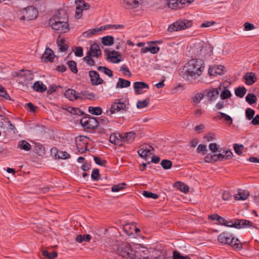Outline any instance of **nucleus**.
<instances>
[{"label":"nucleus","mask_w":259,"mask_h":259,"mask_svg":"<svg viewBox=\"0 0 259 259\" xmlns=\"http://www.w3.org/2000/svg\"><path fill=\"white\" fill-rule=\"evenodd\" d=\"M205 69V63L201 59H193L184 66V77L192 82H195Z\"/></svg>","instance_id":"obj_1"},{"label":"nucleus","mask_w":259,"mask_h":259,"mask_svg":"<svg viewBox=\"0 0 259 259\" xmlns=\"http://www.w3.org/2000/svg\"><path fill=\"white\" fill-rule=\"evenodd\" d=\"M112 249L119 255L126 259H136L137 257L131 245L126 242L117 241L112 245Z\"/></svg>","instance_id":"obj_2"},{"label":"nucleus","mask_w":259,"mask_h":259,"mask_svg":"<svg viewBox=\"0 0 259 259\" xmlns=\"http://www.w3.org/2000/svg\"><path fill=\"white\" fill-rule=\"evenodd\" d=\"M218 222L220 225L227 227H233L237 229L247 228L252 226V223L245 220H237L235 222L232 221H228L224 218L220 216Z\"/></svg>","instance_id":"obj_3"},{"label":"nucleus","mask_w":259,"mask_h":259,"mask_svg":"<svg viewBox=\"0 0 259 259\" xmlns=\"http://www.w3.org/2000/svg\"><path fill=\"white\" fill-rule=\"evenodd\" d=\"M192 51L195 55L203 58L210 56L212 54V48L204 42L196 44Z\"/></svg>","instance_id":"obj_4"},{"label":"nucleus","mask_w":259,"mask_h":259,"mask_svg":"<svg viewBox=\"0 0 259 259\" xmlns=\"http://www.w3.org/2000/svg\"><path fill=\"white\" fill-rule=\"evenodd\" d=\"M21 13L22 16L21 17V20H31L37 17L38 12L36 8L33 6H29L23 9Z\"/></svg>","instance_id":"obj_5"},{"label":"nucleus","mask_w":259,"mask_h":259,"mask_svg":"<svg viewBox=\"0 0 259 259\" xmlns=\"http://www.w3.org/2000/svg\"><path fill=\"white\" fill-rule=\"evenodd\" d=\"M191 25V23L189 21L186 20L177 21L168 26L167 31L169 32L180 31L189 28Z\"/></svg>","instance_id":"obj_6"},{"label":"nucleus","mask_w":259,"mask_h":259,"mask_svg":"<svg viewBox=\"0 0 259 259\" xmlns=\"http://www.w3.org/2000/svg\"><path fill=\"white\" fill-rule=\"evenodd\" d=\"M50 20H53L56 22L62 23V26L64 28L68 26L67 21L68 20V16L65 10L63 9L59 10L55 15Z\"/></svg>","instance_id":"obj_7"},{"label":"nucleus","mask_w":259,"mask_h":259,"mask_svg":"<svg viewBox=\"0 0 259 259\" xmlns=\"http://www.w3.org/2000/svg\"><path fill=\"white\" fill-rule=\"evenodd\" d=\"M99 122L95 117H82V127L84 130H93L97 127Z\"/></svg>","instance_id":"obj_8"},{"label":"nucleus","mask_w":259,"mask_h":259,"mask_svg":"<svg viewBox=\"0 0 259 259\" xmlns=\"http://www.w3.org/2000/svg\"><path fill=\"white\" fill-rule=\"evenodd\" d=\"M154 150V149L151 145L145 144L140 146L138 153L141 157L146 160L148 157L153 154L152 152Z\"/></svg>","instance_id":"obj_9"},{"label":"nucleus","mask_w":259,"mask_h":259,"mask_svg":"<svg viewBox=\"0 0 259 259\" xmlns=\"http://www.w3.org/2000/svg\"><path fill=\"white\" fill-rule=\"evenodd\" d=\"M126 107L125 104L123 102H117L113 103L109 110H107V115L111 116L113 114L116 113L121 111H125Z\"/></svg>","instance_id":"obj_10"},{"label":"nucleus","mask_w":259,"mask_h":259,"mask_svg":"<svg viewBox=\"0 0 259 259\" xmlns=\"http://www.w3.org/2000/svg\"><path fill=\"white\" fill-rule=\"evenodd\" d=\"M105 54L106 56V60H109L113 63H118L121 61V59L119 58L120 57V55L115 51L105 50Z\"/></svg>","instance_id":"obj_11"},{"label":"nucleus","mask_w":259,"mask_h":259,"mask_svg":"<svg viewBox=\"0 0 259 259\" xmlns=\"http://www.w3.org/2000/svg\"><path fill=\"white\" fill-rule=\"evenodd\" d=\"M225 67L223 65H213L209 67L208 74L210 76L222 75L224 73Z\"/></svg>","instance_id":"obj_12"},{"label":"nucleus","mask_w":259,"mask_h":259,"mask_svg":"<svg viewBox=\"0 0 259 259\" xmlns=\"http://www.w3.org/2000/svg\"><path fill=\"white\" fill-rule=\"evenodd\" d=\"M49 24L53 29L58 31L60 33H65L69 30V26L66 28L63 27L61 23H58V22H56L53 20H49Z\"/></svg>","instance_id":"obj_13"},{"label":"nucleus","mask_w":259,"mask_h":259,"mask_svg":"<svg viewBox=\"0 0 259 259\" xmlns=\"http://www.w3.org/2000/svg\"><path fill=\"white\" fill-rule=\"evenodd\" d=\"M221 90V87L207 90L206 96L208 100L210 102L215 100L218 98Z\"/></svg>","instance_id":"obj_14"},{"label":"nucleus","mask_w":259,"mask_h":259,"mask_svg":"<svg viewBox=\"0 0 259 259\" xmlns=\"http://www.w3.org/2000/svg\"><path fill=\"white\" fill-rule=\"evenodd\" d=\"M55 57V55L53 50L49 48H47L46 49L45 51L42 55L41 60L46 62H53Z\"/></svg>","instance_id":"obj_15"},{"label":"nucleus","mask_w":259,"mask_h":259,"mask_svg":"<svg viewBox=\"0 0 259 259\" xmlns=\"http://www.w3.org/2000/svg\"><path fill=\"white\" fill-rule=\"evenodd\" d=\"M102 52L99 46L96 44L91 45L90 49L87 53L88 55L96 58L100 56Z\"/></svg>","instance_id":"obj_16"},{"label":"nucleus","mask_w":259,"mask_h":259,"mask_svg":"<svg viewBox=\"0 0 259 259\" xmlns=\"http://www.w3.org/2000/svg\"><path fill=\"white\" fill-rule=\"evenodd\" d=\"M89 76L93 85H98L102 84L103 82V79L100 77L99 73L96 71H90Z\"/></svg>","instance_id":"obj_17"},{"label":"nucleus","mask_w":259,"mask_h":259,"mask_svg":"<svg viewBox=\"0 0 259 259\" xmlns=\"http://www.w3.org/2000/svg\"><path fill=\"white\" fill-rule=\"evenodd\" d=\"M149 85L144 82L137 81L134 83V89L136 94L138 95L142 93V90L148 89Z\"/></svg>","instance_id":"obj_18"},{"label":"nucleus","mask_w":259,"mask_h":259,"mask_svg":"<svg viewBox=\"0 0 259 259\" xmlns=\"http://www.w3.org/2000/svg\"><path fill=\"white\" fill-rule=\"evenodd\" d=\"M79 93L72 89H68L64 93L65 97L70 101H73L79 98Z\"/></svg>","instance_id":"obj_19"},{"label":"nucleus","mask_w":259,"mask_h":259,"mask_svg":"<svg viewBox=\"0 0 259 259\" xmlns=\"http://www.w3.org/2000/svg\"><path fill=\"white\" fill-rule=\"evenodd\" d=\"M135 138V134L133 132L124 133L122 135L121 142L126 143H131L133 142Z\"/></svg>","instance_id":"obj_20"},{"label":"nucleus","mask_w":259,"mask_h":259,"mask_svg":"<svg viewBox=\"0 0 259 259\" xmlns=\"http://www.w3.org/2000/svg\"><path fill=\"white\" fill-rule=\"evenodd\" d=\"M33 89L37 92L43 93L47 90V87L40 81H37L34 82Z\"/></svg>","instance_id":"obj_21"},{"label":"nucleus","mask_w":259,"mask_h":259,"mask_svg":"<svg viewBox=\"0 0 259 259\" xmlns=\"http://www.w3.org/2000/svg\"><path fill=\"white\" fill-rule=\"evenodd\" d=\"M245 83L247 85H251L256 81L255 74L252 72L247 73L244 76Z\"/></svg>","instance_id":"obj_22"},{"label":"nucleus","mask_w":259,"mask_h":259,"mask_svg":"<svg viewBox=\"0 0 259 259\" xmlns=\"http://www.w3.org/2000/svg\"><path fill=\"white\" fill-rule=\"evenodd\" d=\"M249 196V193L242 190H239L237 194L234 196L235 199L238 200H244Z\"/></svg>","instance_id":"obj_23"},{"label":"nucleus","mask_w":259,"mask_h":259,"mask_svg":"<svg viewBox=\"0 0 259 259\" xmlns=\"http://www.w3.org/2000/svg\"><path fill=\"white\" fill-rule=\"evenodd\" d=\"M57 43L58 44L59 49L61 52L65 51L68 48V45L65 43L64 38H60V36H59L57 38Z\"/></svg>","instance_id":"obj_24"},{"label":"nucleus","mask_w":259,"mask_h":259,"mask_svg":"<svg viewBox=\"0 0 259 259\" xmlns=\"http://www.w3.org/2000/svg\"><path fill=\"white\" fill-rule=\"evenodd\" d=\"M232 235H229L226 233H223L218 236V241L223 244H228Z\"/></svg>","instance_id":"obj_25"},{"label":"nucleus","mask_w":259,"mask_h":259,"mask_svg":"<svg viewBox=\"0 0 259 259\" xmlns=\"http://www.w3.org/2000/svg\"><path fill=\"white\" fill-rule=\"evenodd\" d=\"M222 156L221 154H208L205 157L204 161L206 162H211L212 161H217L219 160V157Z\"/></svg>","instance_id":"obj_26"},{"label":"nucleus","mask_w":259,"mask_h":259,"mask_svg":"<svg viewBox=\"0 0 259 259\" xmlns=\"http://www.w3.org/2000/svg\"><path fill=\"white\" fill-rule=\"evenodd\" d=\"M130 85L131 82L130 81L121 78H119L116 83V88L121 89L128 87L130 86Z\"/></svg>","instance_id":"obj_27"},{"label":"nucleus","mask_w":259,"mask_h":259,"mask_svg":"<svg viewBox=\"0 0 259 259\" xmlns=\"http://www.w3.org/2000/svg\"><path fill=\"white\" fill-rule=\"evenodd\" d=\"M127 9L136 8L141 0H123Z\"/></svg>","instance_id":"obj_28"},{"label":"nucleus","mask_w":259,"mask_h":259,"mask_svg":"<svg viewBox=\"0 0 259 259\" xmlns=\"http://www.w3.org/2000/svg\"><path fill=\"white\" fill-rule=\"evenodd\" d=\"M122 136L119 134H112L110 136L109 141L111 143L114 144H118L120 141H121Z\"/></svg>","instance_id":"obj_29"},{"label":"nucleus","mask_w":259,"mask_h":259,"mask_svg":"<svg viewBox=\"0 0 259 259\" xmlns=\"http://www.w3.org/2000/svg\"><path fill=\"white\" fill-rule=\"evenodd\" d=\"M228 244L233 246L235 248H240L242 247V245L240 243L239 240L238 239L234 238L232 236Z\"/></svg>","instance_id":"obj_30"},{"label":"nucleus","mask_w":259,"mask_h":259,"mask_svg":"<svg viewBox=\"0 0 259 259\" xmlns=\"http://www.w3.org/2000/svg\"><path fill=\"white\" fill-rule=\"evenodd\" d=\"M18 147L21 149L25 151H29L31 148V145L25 140H22L19 142Z\"/></svg>","instance_id":"obj_31"},{"label":"nucleus","mask_w":259,"mask_h":259,"mask_svg":"<svg viewBox=\"0 0 259 259\" xmlns=\"http://www.w3.org/2000/svg\"><path fill=\"white\" fill-rule=\"evenodd\" d=\"M88 110L90 113L95 115H101L102 113V109L100 107L90 106Z\"/></svg>","instance_id":"obj_32"},{"label":"nucleus","mask_w":259,"mask_h":259,"mask_svg":"<svg viewBox=\"0 0 259 259\" xmlns=\"http://www.w3.org/2000/svg\"><path fill=\"white\" fill-rule=\"evenodd\" d=\"M167 6L171 9L180 8L178 0H166Z\"/></svg>","instance_id":"obj_33"},{"label":"nucleus","mask_w":259,"mask_h":259,"mask_svg":"<svg viewBox=\"0 0 259 259\" xmlns=\"http://www.w3.org/2000/svg\"><path fill=\"white\" fill-rule=\"evenodd\" d=\"M99 33L98 28H95L93 29H89L88 31L84 32L82 33V36L85 37H90L93 35Z\"/></svg>","instance_id":"obj_34"},{"label":"nucleus","mask_w":259,"mask_h":259,"mask_svg":"<svg viewBox=\"0 0 259 259\" xmlns=\"http://www.w3.org/2000/svg\"><path fill=\"white\" fill-rule=\"evenodd\" d=\"M43 256L48 259H54L57 256V252L56 251H53L49 252L48 250H45L42 252Z\"/></svg>","instance_id":"obj_35"},{"label":"nucleus","mask_w":259,"mask_h":259,"mask_svg":"<svg viewBox=\"0 0 259 259\" xmlns=\"http://www.w3.org/2000/svg\"><path fill=\"white\" fill-rule=\"evenodd\" d=\"M102 42L106 46H110L114 43V38L111 36H104L102 39Z\"/></svg>","instance_id":"obj_36"},{"label":"nucleus","mask_w":259,"mask_h":259,"mask_svg":"<svg viewBox=\"0 0 259 259\" xmlns=\"http://www.w3.org/2000/svg\"><path fill=\"white\" fill-rule=\"evenodd\" d=\"M56 158L66 159L70 157V155L65 151H57L55 155Z\"/></svg>","instance_id":"obj_37"},{"label":"nucleus","mask_w":259,"mask_h":259,"mask_svg":"<svg viewBox=\"0 0 259 259\" xmlns=\"http://www.w3.org/2000/svg\"><path fill=\"white\" fill-rule=\"evenodd\" d=\"M218 154H221L222 156L219 157V160H222L223 159H231L233 156V153L230 150H227L225 152V154L223 153H219Z\"/></svg>","instance_id":"obj_38"},{"label":"nucleus","mask_w":259,"mask_h":259,"mask_svg":"<svg viewBox=\"0 0 259 259\" xmlns=\"http://www.w3.org/2000/svg\"><path fill=\"white\" fill-rule=\"evenodd\" d=\"M76 5L75 16L77 19L81 18V0H76L75 2Z\"/></svg>","instance_id":"obj_39"},{"label":"nucleus","mask_w":259,"mask_h":259,"mask_svg":"<svg viewBox=\"0 0 259 259\" xmlns=\"http://www.w3.org/2000/svg\"><path fill=\"white\" fill-rule=\"evenodd\" d=\"M246 93V89L244 87H239L235 89V94L236 96L242 98Z\"/></svg>","instance_id":"obj_40"},{"label":"nucleus","mask_w":259,"mask_h":259,"mask_svg":"<svg viewBox=\"0 0 259 259\" xmlns=\"http://www.w3.org/2000/svg\"><path fill=\"white\" fill-rule=\"evenodd\" d=\"M245 100L248 104L251 105L256 102L257 98L254 94L249 93L246 96Z\"/></svg>","instance_id":"obj_41"},{"label":"nucleus","mask_w":259,"mask_h":259,"mask_svg":"<svg viewBox=\"0 0 259 259\" xmlns=\"http://www.w3.org/2000/svg\"><path fill=\"white\" fill-rule=\"evenodd\" d=\"M150 102V99L149 98H147L143 101H138L137 103V107L138 108H143L146 107L148 105Z\"/></svg>","instance_id":"obj_42"},{"label":"nucleus","mask_w":259,"mask_h":259,"mask_svg":"<svg viewBox=\"0 0 259 259\" xmlns=\"http://www.w3.org/2000/svg\"><path fill=\"white\" fill-rule=\"evenodd\" d=\"M232 96L231 92L226 88L223 90L221 93L220 97L222 100H225L230 98Z\"/></svg>","instance_id":"obj_43"},{"label":"nucleus","mask_w":259,"mask_h":259,"mask_svg":"<svg viewBox=\"0 0 259 259\" xmlns=\"http://www.w3.org/2000/svg\"><path fill=\"white\" fill-rule=\"evenodd\" d=\"M97 69L99 71L104 73L109 77H112L113 76V73L112 70L106 67L99 66Z\"/></svg>","instance_id":"obj_44"},{"label":"nucleus","mask_w":259,"mask_h":259,"mask_svg":"<svg viewBox=\"0 0 259 259\" xmlns=\"http://www.w3.org/2000/svg\"><path fill=\"white\" fill-rule=\"evenodd\" d=\"M69 68L71 70L73 73H76L77 72V69L76 67V63L75 61L71 60L67 62Z\"/></svg>","instance_id":"obj_45"},{"label":"nucleus","mask_w":259,"mask_h":259,"mask_svg":"<svg viewBox=\"0 0 259 259\" xmlns=\"http://www.w3.org/2000/svg\"><path fill=\"white\" fill-rule=\"evenodd\" d=\"M132 225L130 224H126L124 225L123 227V230L125 232V233L128 236H131L133 235V230Z\"/></svg>","instance_id":"obj_46"},{"label":"nucleus","mask_w":259,"mask_h":259,"mask_svg":"<svg viewBox=\"0 0 259 259\" xmlns=\"http://www.w3.org/2000/svg\"><path fill=\"white\" fill-rule=\"evenodd\" d=\"M161 165L165 169H169L172 166V162L169 160L164 159L161 161Z\"/></svg>","instance_id":"obj_47"},{"label":"nucleus","mask_w":259,"mask_h":259,"mask_svg":"<svg viewBox=\"0 0 259 259\" xmlns=\"http://www.w3.org/2000/svg\"><path fill=\"white\" fill-rule=\"evenodd\" d=\"M254 110L251 108H247L245 110V116L248 120L252 119L254 115Z\"/></svg>","instance_id":"obj_48"},{"label":"nucleus","mask_w":259,"mask_h":259,"mask_svg":"<svg viewBox=\"0 0 259 259\" xmlns=\"http://www.w3.org/2000/svg\"><path fill=\"white\" fill-rule=\"evenodd\" d=\"M177 187L181 191L184 193H186L189 191V187L184 183L178 182L177 183Z\"/></svg>","instance_id":"obj_49"},{"label":"nucleus","mask_w":259,"mask_h":259,"mask_svg":"<svg viewBox=\"0 0 259 259\" xmlns=\"http://www.w3.org/2000/svg\"><path fill=\"white\" fill-rule=\"evenodd\" d=\"M219 113L221 115V116H218L219 119H221L222 117L224 118L225 120L229 122V124H231L232 123L233 120L232 118L227 114L225 113H223L221 112H220Z\"/></svg>","instance_id":"obj_50"},{"label":"nucleus","mask_w":259,"mask_h":259,"mask_svg":"<svg viewBox=\"0 0 259 259\" xmlns=\"http://www.w3.org/2000/svg\"><path fill=\"white\" fill-rule=\"evenodd\" d=\"M204 95L202 93H199L196 94L192 99L193 102L195 104L200 103L201 100L203 98Z\"/></svg>","instance_id":"obj_51"},{"label":"nucleus","mask_w":259,"mask_h":259,"mask_svg":"<svg viewBox=\"0 0 259 259\" xmlns=\"http://www.w3.org/2000/svg\"><path fill=\"white\" fill-rule=\"evenodd\" d=\"M143 195L145 197L153 198L154 199H156L158 198V195L157 194L147 191H143Z\"/></svg>","instance_id":"obj_52"},{"label":"nucleus","mask_w":259,"mask_h":259,"mask_svg":"<svg viewBox=\"0 0 259 259\" xmlns=\"http://www.w3.org/2000/svg\"><path fill=\"white\" fill-rule=\"evenodd\" d=\"M233 148L235 152L238 155H241L242 154V151L244 148V146L243 145H238L237 144H234L233 145Z\"/></svg>","instance_id":"obj_53"},{"label":"nucleus","mask_w":259,"mask_h":259,"mask_svg":"<svg viewBox=\"0 0 259 259\" xmlns=\"http://www.w3.org/2000/svg\"><path fill=\"white\" fill-rule=\"evenodd\" d=\"M0 96L5 98L6 100H11V97L9 94L6 92L4 88L0 85Z\"/></svg>","instance_id":"obj_54"},{"label":"nucleus","mask_w":259,"mask_h":259,"mask_svg":"<svg viewBox=\"0 0 259 259\" xmlns=\"http://www.w3.org/2000/svg\"><path fill=\"white\" fill-rule=\"evenodd\" d=\"M95 96L93 93L89 92L88 91H84L83 93L82 92V98L89 99H93L95 98Z\"/></svg>","instance_id":"obj_55"},{"label":"nucleus","mask_w":259,"mask_h":259,"mask_svg":"<svg viewBox=\"0 0 259 259\" xmlns=\"http://www.w3.org/2000/svg\"><path fill=\"white\" fill-rule=\"evenodd\" d=\"M68 112L72 114L81 115V110L79 108L71 107L68 108Z\"/></svg>","instance_id":"obj_56"},{"label":"nucleus","mask_w":259,"mask_h":259,"mask_svg":"<svg viewBox=\"0 0 259 259\" xmlns=\"http://www.w3.org/2000/svg\"><path fill=\"white\" fill-rule=\"evenodd\" d=\"M92 58L93 57L87 55L86 57L83 58V60L85 61L89 65L94 66L95 64V62Z\"/></svg>","instance_id":"obj_57"},{"label":"nucleus","mask_w":259,"mask_h":259,"mask_svg":"<svg viewBox=\"0 0 259 259\" xmlns=\"http://www.w3.org/2000/svg\"><path fill=\"white\" fill-rule=\"evenodd\" d=\"M94 159L96 164L101 166H105L107 163L106 160L104 159H102L101 158L97 156H94Z\"/></svg>","instance_id":"obj_58"},{"label":"nucleus","mask_w":259,"mask_h":259,"mask_svg":"<svg viewBox=\"0 0 259 259\" xmlns=\"http://www.w3.org/2000/svg\"><path fill=\"white\" fill-rule=\"evenodd\" d=\"M124 186L125 184L124 183L114 185L112 187L111 191L114 192H118L119 190L123 189L124 188Z\"/></svg>","instance_id":"obj_59"},{"label":"nucleus","mask_w":259,"mask_h":259,"mask_svg":"<svg viewBox=\"0 0 259 259\" xmlns=\"http://www.w3.org/2000/svg\"><path fill=\"white\" fill-rule=\"evenodd\" d=\"M100 174L99 170L97 168L94 169L91 174V177L92 179L96 181L98 180Z\"/></svg>","instance_id":"obj_60"},{"label":"nucleus","mask_w":259,"mask_h":259,"mask_svg":"<svg viewBox=\"0 0 259 259\" xmlns=\"http://www.w3.org/2000/svg\"><path fill=\"white\" fill-rule=\"evenodd\" d=\"M97 28L98 29L99 33H100V32L104 31V30L113 29V25L108 24V25H105L104 26H100L99 27H97Z\"/></svg>","instance_id":"obj_61"},{"label":"nucleus","mask_w":259,"mask_h":259,"mask_svg":"<svg viewBox=\"0 0 259 259\" xmlns=\"http://www.w3.org/2000/svg\"><path fill=\"white\" fill-rule=\"evenodd\" d=\"M120 71H122L123 74L125 75H127L128 76H131L132 75V73H131L128 68L125 65H122L120 67Z\"/></svg>","instance_id":"obj_62"},{"label":"nucleus","mask_w":259,"mask_h":259,"mask_svg":"<svg viewBox=\"0 0 259 259\" xmlns=\"http://www.w3.org/2000/svg\"><path fill=\"white\" fill-rule=\"evenodd\" d=\"M197 150L198 152H201L203 155H205L207 151L206 146L202 144H200L198 146Z\"/></svg>","instance_id":"obj_63"},{"label":"nucleus","mask_w":259,"mask_h":259,"mask_svg":"<svg viewBox=\"0 0 259 259\" xmlns=\"http://www.w3.org/2000/svg\"><path fill=\"white\" fill-rule=\"evenodd\" d=\"M174 259H190L188 256H184L181 255L178 252L174 251L173 252Z\"/></svg>","instance_id":"obj_64"}]
</instances>
